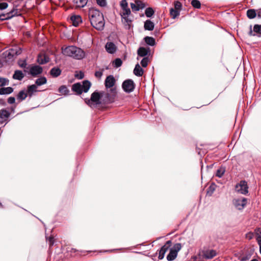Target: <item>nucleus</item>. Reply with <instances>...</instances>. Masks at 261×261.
Returning a JSON list of instances; mask_svg holds the SVG:
<instances>
[{
	"mask_svg": "<svg viewBox=\"0 0 261 261\" xmlns=\"http://www.w3.org/2000/svg\"><path fill=\"white\" fill-rule=\"evenodd\" d=\"M181 4L178 1H176L174 2V8L175 9L178 11H179L181 8Z\"/></svg>",
	"mask_w": 261,
	"mask_h": 261,
	"instance_id": "49530a36",
	"label": "nucleus"
},
{
	"mask_svg": "<svg viewBox=\"0 0 261 261\" xmlns=\"http://www.w3.org/2000/svg\"><path fill=\"white\" fill-rule=\"evenodd\" d=\"M86 103L91 108L96 107L97 105L102 104L101 100L100 92L95 91L91 94L90 99H85Z\"/></svg>",
	"mask_w": 261,
	"mask_h": 261,
	"instance_id": "39448f33",
	"label": "nucleus"
},
{
	"mask_svg": "<svg viewBox=\"0 0 261 261\" xmlns=\"http://www.w3.org/2000/svg\"><path fill=\"white\" fill-rule=\"evenodd\" d=\"M62 53L66 56L71 57L76 60H81L85 58V53L81 48L71 45L62 47Z\"/></svg>",
	"mask_w": 261,
	"mask_h": 261,
	"instance_id": "f03ea898",
	"label": "nucleus"
},
{
	"mask_svg": "<svg viewBox=\"0 0 261 261\" xmlns=\"http://www.w3.org/2000/svg\"><path fill=\"white\" fill-rule=\"evenodd\" d=\"M256 12V16H257L258 18H261V9L257 10Z\"/></svg>",
	"mask_w": 261,
	"mask_h": 261,
	"instance_id": "5fc2aeb1",
	"label": "nucleus"
},
{
	"mask_svg": "<svg viewBox=\"0 0 261 261\" xmlns=\"http://www.w3.org/2000/svg\"><path fill=\"white\" fill-rule=\"evenodd\" d=\"M97 4L100 7H104L107 5L106 0H96Z\"/></svg>",
	"mask_w": 261,
	"mask_h": 261,
	"instance_id": "a18cd8bd",
	"label": "nucleus"
},
{
	"mask_svg": "<svg viewBox=\"0 0 261 261\" xmlns=\"http://www.w3.org/2000/svg\"><path fill=\"white\" fill-rule=\"evenodd\" d=\"M225 172V168L223 166H221L217 170L216 175L219 177H222Z\"/></svg>",
	"mask_w": 261,
	"mask_h": 261,
	"instance_id": "72a5a7b5",
	"label": "nucleus"
},
{
	"mask_svg": "<svg viewBox=\"0 0 261 261\" xmlns=\"http://www.w3.org/2000/svg\"><path fill=\"white\" fill-rule=\"evenodd\" d=\"M27 96V94L23 90H22L18 93V95H17V98L20 101H22L25 99Z\"/></svg>",
	"mask_w": 261,
	"mask_h": 261,
	"instance_id": "c9c22d12",
	"label": "nucleus"
},
{
	"mask_svg": "<svg viewBox=\"0 0 261 261\" xmlns=\"http://www.w3.org/2000/svg\"><path fill=\"white\" fill-rule=\"evenodd\" d=\"M247 16L249 19H253L256 16V12L254 9H249L247 11Z\"/></svg>",
	"mask_w": 261,
	"mask_h": 261,
	"instance_id": "c756f323",
	"label": "nucleus"
},
{
	"mask_svg": "<svg viewBox=\"0 0 261 261\" xmlns=\"http://www.w3.org/2000/svg\"><path fill=\"white\" fill-rule=\"evenodd\" d=\"M214 191V189H213L212 192H213Z\"/></svg>",
	"mask_w": 261,
	"mask_h": 261,
	"instance_id": "052dcab7",
	"label": "nucleus"
},
{
	"mask_svg": "<svg viewBox=\"0 0 261 261\" xmlns=\"http://www.w3.org/2000/svg\"><path fill=\"white\" fill-rule=\"evenodd\" d=\"M116 81L114 77L112 75L108 76L105 81V87L107 89L109 88L111 89L114 88V86L115 84Z\"/></svg>",
	"mask_w": 261,
	"mask_h": 261,
	"instance_id": "4468645a",
	"label": "nucleus"
},
{
	"mask_svg": "<svg viewBox=\"0 0 261 261\" xmlns=\"http://www.w3.org/2000/svg\"><path fill=\"white\" fill-rule=\"evenodd\" d=\"M24 77V74L20 70H16L13 75V78L15 80H21Z\"/></svg>",
	"mask_w": 261,
	"mask_h": 261,
	"instance_id": "bb28decb",
	"label": "nucleus"
},
{
	"mask_svg": "<svg viewBox=\"0 0 261 261\" xmlns=\"http://www.w3.org/2000/svg\"><path fill=\"white\" fill-rule=\"evenodd\" d=\"M11 113L6 109H2L0 110V124L5 123L6 124L9 121Z\"/></svg>",
	"mask_w": 261,
	"mask_h": 261,
	"instance_id": "9d476101",
	"label": "nucleus"
},
{
	"mask_svg": "<svg viewBox=\"0 0 261 261\" xmlns=\"http://www.w3.org/2000/svg\"><path fill=\"white\" fill-rule=\"evenodd\" d=\"M120 5L121 8L120 14L121 17L122 21L123 23H126L129 25V23L132 22V20L129 18L131 11L128 8V3L126 0H122L120 2Z\"/></svg>",
	"mask_w": 261,
	"mask_h": 261,
	"instance_id": "20e7f679",
	"label": "nucleus"
},
{
	"mask_svg": "<svg viewBox=\"0 0 261 261\" xmlns=\"http://www.w3.org/2000/svg\"><path fill=\"white\" fill-rule=\"evenodd\" d=\"M13 91V89L10 87H4L0 89V95L9 94Z\"/></svg>",
	"mask_w": 261,
	"mask_h": 261,
	"instance_id": "393cba45",
	"label": "nucleus"
},
{
	"mask_svg": "<svg viewBox=\"0 0 261 261\" xmlns=\"http://www.w3.org/2000/svg\"><path fill=\"white\" fill-rule=\"evenodd\" d=\"M144 41L146 44L150 46H153L155 43V39L151 37H145L144 38Z\"/></svg>",
	"mask_w": 261,
	"mask_h": 261,
	"instance_id": "7c9ffc66",
	"label": "nucleus"
},
{
	"mask_svg": "<svg viewBox=\"0 0 261 261\" xmlns=\"http://www.w3.org/2000/svg\"><path fill=\"white\" fill-rule=\"evenodd\" d=\"M122 64V60L119 58L116 59L113 62V66L116 68L120 67Z\"/></svg>",
	"mask_w": 261,
	"mask_h": 261,
	"instance_id": "58836bf2",
	"label": "nucleus"
},
{
	"mask_svg": "<svg viewBox=\"0 0 261 261\" xmlns=\"http://www.w3.org/2000/svg\"><path fill=\"white\" fill-rule=\"evenodd\" d=\"M251 261H258V260L256 259H252V260H251Z\"/></svg>",
	"mask_w": 261,
	"mask_h": 261,
	"instance_id": "13d9d810",
	"label": "nucleus"
},
{
	"mask_svg": "<svg viewBox=\"0 0 261 261\" xmlns=\"http://www.w3.org/2000/svg\"><path fill=\"white\" fill-rule=\"evenodd\" d=\"M247 199L243 197L241 198H235L233 200V204L235 207L238 210H242L247 204Z\"/></svg>",
	"mask_w": 261,
	"mask_h": 261,
	"instance_id": "6e6552de",
	"label": "nucleus"
},
{
	"mask_svg": "<svg viewBox=\"0 0 261 261\" xmlns=\"http://www.w3.org/2000/svg\"><path fill=\"white\" fill-rule=\"evenodd\" d=\"M144 27L145 30L152 31L154 28V24L152 21L148 19L145 21Z\"/></svg>",
	"mask_w": 261,
	"mask_h": 261,
	"instance_id": "aec40b11",
	"label": "nucleus"
},
{
	"mask_svg": "<svg viewBox=\"0 0 261 261\" xmlns=\"http://www.w3.org/2000/svg\"><path fill=\"white\" fill-rule=\"evenodd\" d=\"M8 6V4L7 3L3 2L0 3V10H4L6 9Z\"/></svg>",
	"mask_w": 261,
	"mask_h": 261,
	"instance_id": "09e8293b",
	"label": "nucleus"
},
{
	"mask_svg": "<svg viewBox=\"0 0 261 261\" xmlns=\"http://www.w3.org/2000/svg\"><path fill=\"white\" fill-rule=\"evenodd\" d=\"M37 86L36 85H32L31 86H29L28 88V92L30 94V96H31L33 94V93L34 92L37 91Z\"/></svg>",
	"mask_w": 261,
	"mask_h": 261,
	"instance_id": "f704fd0d",
	"label": "nucleus"
},
{
	"mask_svg": "<svg viewBox=\"0 0 261 261\" xmlns=\"http://www.w3.org/2000/svg\"><path fill=\"white\" fill-rule=\"evenodd\" d=\"M149 51V49H146L144 47H140L137 51L138 56L143 57L148 55Z\"/></svg>",
	"mask_w": 261,
	"mask_h": 261,
	"instance_id": "4be33fe9",
	"label": "nucleus"
},
{
	"mask_svg": "<svg viewBox=\"0 0 261 261\" xmlns=\"http://www.w3.org/2000/svg\"><path fill=\"white\" fill-rule=\"evenodd\" d=\"M259 246V252L261 254V243L258 244Z\"/></svg>",
	"mask_w": 261,
	"mask_h": 261,
	"instance_id": "4d7b16f0",
	"label": "nucleus"
},
{
	"mask_svg": "<svg viewBox=\"0 0 261 261\" xmlns=\"http://www.w3.org/2000/svg\"><path fill=\"white\" fill-rule=\"evenodd\" d=\"M70 19L72 22V24L77 27L79 24L82 22V18L80 15H73L71 16Z\"/></svg>",
	"mask_w": 261,
	"mask_h": 261,
	"instance_id": "6ab92c4d",
	"label": "nucleus"
},
{
	"mask_svg": "<svg viewBox=\"0 0 261 261\" xmlns=\"http://www.w3.org/2000/svg\"><path fill=\"white\" fill-rule=\"evenodd\" d=\"M106 51L111 54H114L117 50V46L115 44L111 42H107L105 45Z\"/></svg>",
	"mask_w": 261,
	"mask_h": 261,
	"instance_id": "dca6fc26",
	"label": "nucleus"
},
{
	"mask_svg": "<svg viewBox=\"0 0 261 261\" xmlns=\"http://www.w3.org/2000/svg\"><path fill=\"white\" fill-rule=\"evenodd\" d=\"M255 234L257 243H261V228H256L255 230Z\"/></svg>",
	"mask_w": 261,
	"mask_h": 261,
	"instance_id": "473e14b6",
	"label": "nucleus"
},
{
	"mask_svg": "<svg viewBox=\"0 0 261 261\" xmlns=\"http://www.w3.org/2000/svg\"><path fill=\"white\" fill-rule=\"evenodd\" d=\"M47 241H48L50 246H53L54 245V238L53 237H50L47 239Z\"/></svg>",
	"mask_w": 261,
	"mask_h": 261,
	"instance_id": "864d4df0",
	"label": "nucleus"
},
{
	"mask_svg": "<svg viewBox=\"0 0 261 261\" xmlns=\"http://www.w3.org/2000/svg\"><path fill=\"white\" fill-rule=\"evenodd\" d=\"M83 77V75H81V76L80 77V79H82Z\"/></svg>",
	"mask_w": 261,
	"mask_h": 261,
	"instance_id": "bf43d9fd",
	"label": "nucleus"
},
{
	"mask_svg": "<svg viewBox=\"0 0 261 261\" xmlns=\"http://www.w3.org/2000/svg\"><path fill=\"white\" fill-rule=\"evenodd\" d=\"M148 63V58L144 57L141 62V64L143 67H146Z\"/></svg>",
	"mask_w": 261,
	"mask_h": 261,
	"instance_id": "c03bdc74",
	"label": "nucleus"
},
{
	"mask_svg": "<svg viewBox=\"0 0 261 261\" xmlns=\"http://www.w3.org/2000/svg\"><path fill=\"white\" fill-rule=\"evenodd\" d=\"M83 92H87L91 87V83L88 81H85L82 85Z\"/></svg>",
	"mask_w": 261,
	"mask_h": 261,
	"instance_id": "cd10ccee",
	"label": "nucleus"
},
{
	"mask_svg": "<svg viewBox=\"0 0 261 261\" xmlns=\"http://www.w3.org/2000/svg\"><path fill=\"white\" fill-rule=\"evenodd\" d=\"M217 253L214 250H208L203 252V256L206 259H211L216 255Z\"/></svg>",
	"mask_w": 261,
	"mask_h": 261,
	"instance_id": "a211bd4d",
	"label": "nucleus"
},
{
	"mask_svg": "<svg viewBox=\"0 0 261 261\" xmlns=\"http://www.w3.org/2000/svg\"><path fill=\"white\" fill-rule=\"evenodd\" d=\"M88 0H74V3L76 7L78 8H83L86 5Z\"/></svg>",
	"mask_w": 261,
	"mask_h": 261,
	"instance_id": "c85d7f7f",
	"label": "nucleus"
},
{
	"mask_svg": "<svg viewBox=\"0 0 261 261\" xmlns=\"http://www.w3.org/2000/svg\"><path fill=\"white\" fill-rule=\"evenodd\" d=\"M49 61V57L44 54H39L37 58V62L39 64H44Z\"/></svg>",
	"mask_w": 261,
	"mask_h": 261,
	"instance_id": "f3484780",
	"label": "nucleus"
},
{
	"mask_svg": "<svg viewBox=\"0 0 261 261\" xmlns=\"http://www.w3.org/2000/svg\"><path fill=\"white\" fill-rule=\"evenodd\" d=\"M15 99L14 97H10L8 99V102L9 104H13L15 102Z\"/></svg>",
	"mask_w": 261,
	"mask_h": 261,
	"instance_id": "603ef678",
	"label": "nucleus"
},
{
	"mask_svg": "<svg viewBox=\"0 0 261 261\" xmlns=\"http://www.w3.org/2000/svg\"><path fill=\"white\" fill-rule=\"evenodd\" d=\"M154 11L152 8H147L145 11V14L146 17H150L154 14Z\"/></svg>",
	"mask_w": 261,
	"mask_h": 261,
	"instance_id": "4c0bfd02",
	"label": "nucleus"
},
{
	"mask_svg": "<svg viewBox=\"0 0 261 261\" xmlns=\"http://www.w3.org/2000/svg\"><path fill=\"white\" fill-rule=\"evenodd\" d=\"M19 15V13L17 9H13L11 11H10L7 14H0V20H4L8 19L9 18H11L15 16H17Z\"/></svg>",
	"mask_w": 261,
	"mask_h": 261,
	"instance_id": "ddd939ff",
	"label": "nucleus"
},
{
	"mask_svg": "<svg viewBox=\"0 0 261 261\" xmlns=\"http://www.w3.org/2000/svg\"><path fill=\"white\" fill-rule=\"evenodd\" d=\"M47 82V80L46 77L42 76L40 78L37 79L36 80L35 84L36 86H41L43 84H46Z\"/></svg>",
	"mask_w": 261,
	"mask_h": 261,
	"instance_id": "2f4dec72",
	"label": "nucleus"
},
{
	"mask_svg": "<svg viewBox=\"0 0 261 261\" xmlns=\"http://www.w3.org/2000/svg\"><path fill=\"white\" fill-rule=\"evenodd\" d=\"M12 110L13 111H14V109H12Z\"/></svg>",
	"mask_w": 261,
	"mask_h": 261,
	"instance_id": "680f3d73",
	"label": "nucleus"
},
{
	"mask_svg": "<svg viewBox=\"0 0 261 261\" xmlns=\"http://www.w3.org/2000/svg\"><path fill=\"white\" fill-rule=\"evenodd\" d=\"M50 74L53 77H57L61 74V70L57 67H55L50 70Z\"/></svg>",
	"mask_w": 261,
	"mask_h": 261,
	"instance_id": "412c9836",
	"label": "nucleus"
},
{
	"mask_svg": "<svg viewBox=\"0 0 261 261\" xmlns=\"http://www.w3.org/2000/svg\"><path fill=\"white\" fill-rule=\"evenodd\" d=\"M117 94L116 88L107 89L105 91H101V100L102 104H108L114 102Z\"/></svg>",
	"mask_w": 261,
	"mask_h": 261,
	"instance_id": "7ed1b4c3",
	"label": "nucleus"
},
{
	"mask_svg": "<svg viewBox=\"0 0 261 261\" xmlns=\"http://www.w3.org/2000/svg\"><path fill=\"white\" fill-rule=\"evenodd\" d=\"M42 68L38 65L32 66L30 70L31 74L33 76H36L42 72Z\"/></svg>",
	"mask_w": 261,
	"mask_h": 261,
	"instance_id": "2eb2a0df",
	"label": "nucleus"
},
{
	"mask_svg": "<svg viewBox=\"0 0 261 261\" xmlns=\"http://www.w3.org/2000/svg\"><path fill=\"white\" fill-rule=\"evenodd\" d=\"M0 206H2V204L0 203Z\"/></svg>",
	"mask_w": 261,
	"mask_h": 261,
	"instance_id": "e2e57ef3",
	"label": "nucleus"
},
{
	"mask_svg": "<svg viewBox=\"0 0 261 261\" xmlns=\"http://www.w3.org/2000/svg\"><path fill=\"white\" fill-rule=\"evenodd\" d=\"M89 17L93 27L97 30H103L105 22L102 13L99 10L92 8L89 10Z\"/></svg>",
	"mask_w": 261,
	"mask_h": 261,
	"instance_id": "f257e3e1",
	"label": "nucleus"
},
{
	"mask_svg": "<svg viewBox=\"0 0 261 261\" xmlns=\"http://www.w3.org/2000/svg\"><path fill=\"white\" fill-rule=\"evenodd\" d=\"M21 53V50L20 48L15 47L11 48L8 54H6L7 58L10 59H13V58L18 55H20Z\"/></svg>",
	"mask_w": 261,
	"mask_h": 261,
	"instance_id": "9b49d317",
	"label": "nucleus"
},
{
	"mask_svg": "<svg viewBox=\"0 0 261 261\" xmlns=\"http://www.w3.org/2000/svg\"><path fill=\"white\" fill-rule=\"evenodd\" d=\"M130 7L133 11H138L142 7H141V2L139 1L135 2V3H132Z\"/></svg>",
	"mask_w": 261,
	"mask_h": 261,
	"instance_id": "a878e982",
	"label": "nucleus"
},
{
	"mask_svg": "<svg viewBox=\"0 0 261 261\" xmlns=\"http://www.w3.org/2000/svg\"><path fill=\"white\" fill-rule=\"evenodd\" d=\"M122 87L125 92L130 93L135 89V84L133 80L128 79L123 82Z\"/></svg>",
	"mask_w": 261,
	"mask_h": 261,
	"instance_id": "1a4fd4ad",
	"label": "nucleus"
},
{
	"mask_svg": "<svg viewBox=\"0 0 261 261\" xmlns=\"http://www.w3.org/2000/svg\"><path fill=\"white\" fill-rule=\"evenodd\" d=\"M103 70L96 71L95 72V76L98 79H100L103 74Z\"/></svg>",
	"mask_w": 261,
	"mask_h": 261,
	"instance_id": "de8ad7c7",
	"label": "nucleus"
},
{
	"mask_svg": "<svg viewBox=\"0 0 261 261\" xmlns=\"http://www.w3.org/2000/svg\"><path fill=\"white\" fill-rule=\"evenodd\" d=\"M181 249V245L180 243H176L174 244L173 247L170 249L169 253L167 256V259L168 261L173 260L176 258L178 252Z\"/></svg>",
	"mask_w": 261,
	"mask_h": 261,
	"instance_id": "423d86ee",
	"label": "nucleus"
},
{
	"mask_svg": "<svg viewBox=\"0 0 261 261\" xmlns=\"http://www.w3.org/2000/svg\"><path fill=\"white\" fill-rule=\"evenodd\" d=\"M18 65L20 67L22 68H25L27 66V62L25 60L23 61H19L18 62Z\"/></svg>",
	"mask_w": 261,
	"mask_h": 261,
	"instance_id": "8fccbe9b",
	"label": "nucleus"
},
{
	"mask_svg": "<svg viewBox=\"0 0 261 261\" xmlns=\"http://www.w3.org/2000/svg\"><path fill=\"white\" fill-rule=\"evenodd\" d=\"M191 5L195 8L199 9L201 7V4L198 0H193L191 2Z\"/></svg>",
	"mask_w": 261,
	"mask_h": 261,
	"instance_id": "a19ab883",
	"label": "nucleus"
},
{
	"mask_svg": "<svg viewBox=\"0 0 261 261\" xmlns=\"http://www.w3.org/2000/svg\"><path fill=\"white\" fill-rule=\"evenodd\" d=\"M171 244V241H168L166 242V244L162 247L160 250L159 251V259H162L165 255V253L168 250L169 247H170Z\"/></svg>",
	"mask_w": 261,
	"mask_h": 261,
	"instance_id": "f8f14e48",
	"label": "nucleus"
},
{
	"mask_svg": "<svg viewBox=\"0 0 261 261\" xmlns=\"http://www.w3.org/2000/svg\"><path fill=\"white\" fill-rule=\"evenodd\" d=\"M134 73L138 76H141L143 74V70L140 67L139 64L136 65L134 70Z\"/></svg>",
	"mask_w": 261,
	"mask_h": 261,
	"instance_id": "b1692460",
	"label": "nucleus"
},
{
	"mask_svg": "<svg viewBox=\"0 0 261 261\" xmlns=\"http://www.w3.org/2000/svg\"><path fill=\"white\" fill-rule=\"evenodd\" d=\"M9 85V80L6 78L0 77V87Z\"/></svg>",
	"mask_w": 261,
	"mask_h": 261,
	"instance_id": "37998d69",
	"label": "nucleus"
},
{
	"mask_svg": "<svg viewBox=\"0 0 261 261\" xmlns=\"http://www.w3.org/2000/svg\"><path fill=\"white\" fill-rule=\"evenodd\" d=\"M59 92L66 95L68 93L69 90L65 86H62L59 88Z\"/></svg>",
	"mask_w": 261,
	"mask_h": 261,
	"instance_id": "79ce46f5",
	"label": "nucleus"
},
{
	"mask_svg": "<svg viewBox=\"0 0 261 261\" xmlns=\"http://www.w3.org/2000/svg\"><path fill=\"white\" fill-rule=\"evenodd\" d=\"M170 14L172 18L174 19L179 15V11L173 8L170 9Z\"/></svg>",
	"mask_w": 261,
	"mask_h": 261,
	"instance_id": "e433bc0d",
	"label": "nucleus"
},
{
	"mask_svg": "<svg viewBox=\"0 0 261 261\" xmlns=\"http://www.w3.org/2000/svg\"><path fill=\"white\" fill-rule=\"evenodd\" d=\"M236 191L242 194L246 195L248 193V186L245 180H241L235 187Z\"/></svg>",
	"mask_w": 261,
	"mask_h": 261,
	"instance_id": "0eeeda50",
	"label": "nucleus"
},
{
	"mask_svg": "<svg viewBox=\"0 0 261 261\" xmlns=\"http://www.w3.org/2000/svg\"><path fill=\"white\" fill-rule=\"evenodd\" d=\"M72 90L78 94H80L83 92L82 85L80 83L73 84L72 86Z\"/></svg>",
	"mask_w": 261,
	"mask_h": 261,
	"instance_id": "5701e85b",
	"label": "nucleus"
},
{
	"mask_svg": "<svg viewBox=\"0 0 261 261\" xmlns=\"http://www.w3.org/2000/svg\"><path fill=\"white\" fill-rule=\"evenodd\" d=\"M249 36H255V34H253V31L252 30V27L251 25L250 26V31L249 32Z\"/></svg>",
	"mask_w": 261,
	"mask_h": 261,
	"instance_id": "6e6d98bb",
	"label": "nucleus"
},
{
	"mask_svg": "<svg viewBox=\"0 0 261 261\" xmlns=\"http://www.w3.org/2000/svg\"><path fill=\"white\" fill-rule=\"evenodd\" d=\"M253 32L258 34V36L261 35V25L255 24L253 27Z\"/></svg>",
	"mask_w": 261,
	"mask_h": 261,
	"instance_id": "ea45409f",
	"label": "nucleus"
},
{
	"mask_svg": "<svg viewBox=\"0 0 261 261\" xmlns=\"http://www.w3.org/2000/svg\"><path fill=\"white\" fill-rule=\"evenodd\" d=\"M246 237L248 240H251L254 237V233L251 232H249L246 234Z\"/></svg>",
	"mask_w": 261,
	"mask_h": 261,
	"instance_id": "3c124183",
	"label": "nucleus"
}]
</instances>
